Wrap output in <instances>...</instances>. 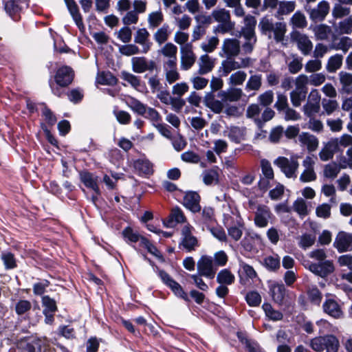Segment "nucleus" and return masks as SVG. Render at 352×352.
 Returning <instances> with one entry per match:
<instances>
[{
	"label": "nucleus",
	"mask_w": 352,
	"mask_h": 352,
	"mask_svg": "<svg viewBox=\"0 0 352 352\" xmlns=\"http://www.w3.org/2000/svg\"><path fill=\"white\" fill-rule=\"evenodd\" d=\"M262 85V76L260 74L251 76L247 81L245 89L247 91H257Z\"/></svg>",
	"instance_id": "nucleus-44"
},
{
	"label": "nucleus",
	"mask_w": 352,
	"mask_h": 352,
	"mask_svg": "<svg viewBox=\"0 0 352 352\" xmlns=\"http://www.w3.org/2000/svg\"><path fill=\"white\" fill-rule=\"evenodd\" d=\"M245 300L251 307H256L261 302V296L257 292H250L246 294Z\"/></svg>",
	"instance_id": "nucleus-62"
},
{
	"label": "nucleus",
	"mask_w": 352,
	"mask_h": 352,
	"mask_svg": "<svg viewBox=\"0 0 352 352\" xmlns=\"http://www.w3.org/2000/svg\"><path fill=\"white\" fill-rule=\"evenodd\" d=\"M128 106L135 112L140 115H144L147 107L139 100L131 98L128 102Z\"/></svg>",
	"instance_id": "nucleus-55"
},
{
	"label": "nucleus",
	"mask_w": 352,
	"mask_h": 352,
	"mask_svg": "<svg viewBox=\"0 0 352 352\" xmlns=\"http://www.w3.org/2000/svg\"><path fill=\"white\" fill-rule=\"evenodd\" d=\"M262 308L266 316L272 320L278 321L281 320L283 318V314L280 311L274 309L269 303H264Z\"/></svg>",
	"instance_id": "nucleus-40"
},
{
	"label": "nucleus",
	"mask_w": 352,
	"mask_h": 352,
	"mask_svg": "<svg viewBox=\"0 0 352 352\" xmlns=\"http://www.w3.org/2000/svg\"><path fill=\"white\" fill-rule=\"evenodd\" d=\"M163 21V15L161 11H156L150 13L148 16V22L150 27L156 28Z\"/></svg>",
	"instance_id": "nucleus-56"
},
{
	"label": "nucleus",
	"mask_w": 352,
	"mask_h": 352,
	"mask_svg": "<svg viewBox=\"0 0 352 352\" xmlns=\"http://www.w3.org/2000/svg\"><path fill=\"white\" fill-rule=\"evenodd\" d=\"M131 65L134 72L142 74L146 71H153L155 67V63L148 60L143 56H135L131 58Z\"/></svg>",
	"instance_id": "nucleus-11"
},
{
	"label": "nucleus",
	"mask_w": 352,
	"mask_h": 352,
	"mask_svg": "<svg viewBox=\"0 0 352 352\" xmlns=\"http://www.w3.org/2000/svg\"><path fill=\"white\" fill-rule=\"evenodd\" d=\"M74 78L72 69L67 66L59 68L55 76V80L58 85L61 87H65L69 85Z\"/></svg>",
	"instance_id": "nucleus-16"
},
{
	"label": "nucleus",
	"mask_w": 352,
	"mask_h": 352,
	"mask_svg": "<svg viewBox=\"0 0 352 352\" xmlns=\"http://www.w3.org/2000/svg\"><path fill=\"white\" fill-rule=\"evenodd\" d=\"M133 166L140 174L150 175L153 173L152 165L146 160H138L134 162Z\"/></svg>",
	"instance_id": "nucleus-37"
},
{
	"label": "nucleus",
	"mask_w": 352,
	"mask_h": 352,
	"mask_svg": "<svg viewBox=\"0 0 352 352\" xmlns=\"http://www.w3.org/2000/svg\"><path fill=\"white\" fill-rule=\"evenodd\" d=\"M32 308V304L27 300H19L14 305V310L17 315L21 316L25 314Z\"/></svg>",
	"instance_id": "nucleus-51"
},
{
	"label": "nucleus",
	"mask_w": 352,
	"mask_h": 352,
	"mask_svg": "<svg viewBox=\"0 0 352 352\" xmlns=\"http://www.w3.org/2000/svg\"><path fill=\"white\" fill-rule=\"evenodd\" d=\"M204 102L205 105L215 113H220L224 108L223 103L224 101L215 99L214 96L212 93H207L206 94Z\"/></svg>",
	"instance_id": "nucleus-24"
},
{
	"label": "nucleus",
	"mask_w": 352,
	"mask_h": 352,
	"mask_svg": "<svg viewBox=\"0 0 352 352\" xmlns=\"http://www.w3.org/2000/svg\"><path fill=\"white\" fill-rule=\"evenodd\" d=\"M264 265L270 270H276L280 267L279 257L276 256H268L265 258Z\"/></svg>",
	"instance_id": "nucleus-57"
},
{
	"label": "nucleus",
	"mask_w": 352,
	"mask_h": 352,
	"mask_svg": "<svg viewBox=\"0 0 352 352\" xmlns=\"http://www.w3.org/2000/svg\"><path fill=\"white\" fill-rule=\"evenodd\" d=\"M333 141H337V147L338 151H340V147H347L349 146H352V135L344 133L339 138H332Z\"/></svg>",
	"instance_id": "nucleus-63"
},
{
	"label": "nucleus",
	"mask_w": 352,
	"mask_h": 352,
	"mask_svg": "<svg viewBox=\"0 0 352 352\" xmlns=\"http://www.w3.org/2000/svg\"><path fill=\"white\" fill-rule=\"evenodd\" d=\"M198 73L200 75H204L210 72L215 65V59L211 58L208 54L201 55L199 58Z\"/></svg>",
	"instance_id": "nucleus-23"
},
{
	"label": "nucleus",
	"mask_w": 352,
	"mask_h": 352,
	"mask_svg": "<svg viewBox=\"0 0 352 352\" xmlns=\"http://www.w3.org/2000/svg\"><path fill=\"white\" fill-rule=\"evenodd\" d=\"M203 179L206 185L217 183L219 180V173L214 169L209 170L204 174Z\"/></svg>",
	"instance_id": "nucleus-64"
},
{
	"label": "nucleus",
	"mask_w": 352,
	"mask_h": 352,
	"mask_svg": "<svg viewBox=\"0 0 352 352\" xmlns=\"http://www.w3.org/2000/svg\"><path fill=\"white\" fill-rule=\"evenodd\" d=\"M291 24L298 28H304L307 25L306 17L303 13L300 11L296 12L290 19Z\"/></svg>",
	"instance_id": "nucleus-45"
},
{
	"label": "nucleus",
	"mask_w": 352,
	"mask_h": 352,
	"mask_svg": "<svg viewBox=\"0 0 352 352\" xmlns=\"http://www.w3.org/2000/svg\"><path fill=\"white\" fill-rule=\"evenodd\" d=\"M219 40L217 36L210 37L206 42L201 44V50L207 53L212 52L217 47Z\"/></svg>",
	"instance_id": "nucleus-54"
},
{
	"label": "nucleus",
	"mask_w": 352,
	"mask_h": 352,
	"mask_svg": "<svg viewBox=\"0 0 352 352\" xmlns=\"http://www.w3.org/2000/svg\"><path fill=\"white\" fill-rule=\"evenodd\" d=\"M303 171L300 175L299 179L302 183H309L316 179L317 176L314 170L316 158L314 155H307L302 161Z\"/></svg>",
	"instance_id": "nucleus-4"
},
{
	"label": "nucleus",
	"mask_w": 352,
	"mask_h": 352,
	"mask_svg": "<svg viewBox=\"0 0 352 352\" xmlns=\"http://www.w3.org/2000/svg\"><path fill=\"white\" fill-rule=\"evenodd\" d=\"M225 133L231 141L240 143L245 140V129L239 126H230L225 131Z\"/></svg>",
	"instance_id": "nucleus-26"
},
{
	"label": "nucleus",
	"mask_w": 352,
	"mask_h": 352,
	"mask_svg": "<svg viewBox=\"0 0 352 352\" xmlns=\"http://www.w3.org/2000/svg\"><path fill=\"white\" fill-rule=\"evenodd\" d=\"M221 56L231 58L237 56L241 52V42L236 38H226L223 41Z\"/></svg>",
	"instance_id": "nucleus-8"
},
{
	"label": "nucleus",
	"mask_w": 352,
	"mask_h": 352,
	"mask_svg": "<svg viewBox=\"0 0 352 352\" xmlns=\"http://www.w3.org/2000/svg\"><path fill=\"white\" fill-rule=\"evenodd\" d=\"M180 67L182 70L190 69L196 61V55L193 52L192 43H187L180 47Z\"/></svg>",
	"instance_id": "nucleus-6"
},
{
	"label": "nucleus",
	"mask_w": 352,
	"mask_h": 352,
	"mask_svg": "<svg viewBox=\"0 0 352 352\" xmlns=\"http://www.w3.org/2000/svg\"><path fill=\"white\" fill-rule=\"evenodd\" d=\"M164 71L165 72L166 80L169 84L179 79L180 75L177 71V64L163 65Z\"/></svg>",
	"instance_id": "nucleus-32"
},
{
	"label": "nucleus",
	"mask_w": 352,
	"mask_h": 352,
	"mask_svg": "<svg viewBox=\"0 0 352 352\" xmlns=\"http://www.w3.org/2000/svg\"><path fill=\"white\" fill-rule=\"evenodd\" d=\"M258 28L261 31L271 36V32L274 33V38L276 42L283 43L285 40V36L287 32V25L284 22H276L274 23L271 19L265 16L263 17L259 23Z\"/></svg>",
	"instance_id": "nucleus-1"
},
{
	"label": "nucleus",
	"mask_w": 352,
	"mask_h": 352,
	"mask_svg": "<svg viewBox=\"0 0 352 352\" xmlns=\"http://www.w3.org/2000/svg\"><path fill=\"white\" fill-rule=\"evenodd\" d=\"M96 82L101 85H113L116 84L117 79L110 72H102L98 74Z\"/></svg>",
	"instance_id": "nucleus-49"
},
{
	"label": "nucleus",
	"mask_w": 352,
	"mask_h": 352,
	"mask_svg": "<svg viewBox=\"0 0 352 352\" xmlns=\"http://www.w3.org/2000/svg\"><path fill=\"white\" fill-rule=\"evenodd\" d=\"M212 16L215 21L221 23L230 21V14L228 10L224 8H217L212 12Z\"/></svg>",
	"instance_id": "nucleus-39"
},
{
	"label": "nucleus",
	"mask_w": 352,
	"mask_h": 352,
	"mask_svg": "<svg viewBox=\"0 0 352 352\" xmlns=\"http://www.w3.org/2000/svg\"><path fill=\"white\" fill-rule=\"evenodd\" d=\"M292 38L303 55L307 56L311 53L313 49V43L306 34L295 32L292 34Z\"/></svg>",
	"instance_id": "nucleus-10"
},
{
	"label": "nucleus",
	"mask_w": 352,
	"mask_h": 352,
	"mask_svg": "<svg viewBox=\"0 0 352 352\" xmlns=\"http://www.w3.org/2000/svg\"><path fill=\"white\" fill-rule=\"evenodd\" d=\"M272 296L274 300L281 304L285 296V288L283 284H274L271 287Z\"/></svg>",
	"instance_id": "nucleus-34"
},
{
	"label": "nucleus",
	"mask_w": 352,
	"mask_h": 352,
	"mask_svg": "<svg viewBox=\"0 0 352 352\" xmlns=\"http://www.w3.org/2000/svg\"><path fill=\"white\" fill-rule=\"evenodd\" d=\"M343 56L340 54H336L331 56L327 64V69L329 72H335L342 64Z\"/></svg>",
	"instance_id": "nucleus-42"
},
{
	"label": "nucleus",
	"mask_w": 352,
	"mask_h": 352,
	"mask_svg": "<svg viewBox=\"0 0 352 352\" xmlns=\"http://www.w3.org/2000/svg\"><path fill=\"white\" fill-rule=\"evenodd\" d=\"M159 274L163 282L171 289L176 296L186 299L187 295L178 283L173 280L170 276L164 271H160Z\"/></svg>",
	"instance_id": "nucleus-17"
},
{
	"label": "nucleus",
	"mask_w": 352,
	"mask_h": 352,
	"mask_svg": "<svg viewBox=\"0 0 352 352\" xmlns=\"http://www.w3.org/2000/svg\"><path fill=\"white\" fill-rule=\"evenodd\" d=\"M234 279V275L228 269L221 270L217 276V281L219 284L231 285Z\"/></svg>",
	"instance_id": "nucleus-38"
},
{
	"label": "nucleus",
	"mask_w": 352,
	"mask_h": 352,
	"mask_svg": "<svg viewBox=\"0 0 352 352\" xmlns=\"http://www.w3.org/2000/svg\"><path fill=\"white\" fill-rule=\"evenodd\" d=\"M274 164L280 168L281 171L288 178L296 177V171L299 164L297 160H289L285 157H279L274 162Z\"/></svg>",
	"instance_id": "nucleus-5"
},
{
	"label": "nucleus",
	"mask_w": 352,
	"mask_h": 352,
	"mask_svg": "<svg viewBox=\"0 0 352 352\" xmlns=\"http://www.w3.org/2000/svg\"><path fill=\"white\" fill-rule=\"evenodd\" d=\"M197 269L199 276L210 279L214 278L217 272L212 258L208 255H203L199 258L197 263Z\"/></svg>",
	"instance_id": "nucleus-3"
},
{
	"label": "nucleus",
	"mask_w": 352,
	"mask_h": 352,
	"mask_svg": "<svg viewBox=\"0 0 352 352\" xmlns=\"http://www.w3.org/2000/svg\"><path fill=\"white\" fill-rule=\"evenodd\" d=\"M243 94L242 90L238 88H232L228 91H221L218 96L224 102H236L239 100Z\"/></svg>",
	"instance_id": "nucleus-27"
},
{
	"label": "nucleus",
	"mask_w": 352,
	"mask_h": 352,
	"mask_svg": "<svg viewBox=\"0 0 352 352\" xmlns=\"http://www.w3.org/2000/svg\"><path fill=\"white\" fill-rule=\"evenodd\" d=\"M200 197L195 192H188L184 197V206L192 211V212H197L201 210L199 205Z\"/></svg>",
	"instance_id": "nucleus-20"
},
{
	"label": "nucleus",
	"mask_w": 352,
	"mask_h": 352,
	"mask_svg": "<svg viewBox=\"0 0 352 352\" xmlns=\"http://www.w3.org/2000/svg\"><path fill=\"white\" fill-rule=\"evenodd\" d=\"M271 218V212L266 206H258L255 212L254 222L260 228H265L267 226L268 221Z\"/></svg>",
	"instance_id": "nucleus-18"
},
{
	"label": "nucleus",
	"mask_w": 352,
	"mask_h": 352,
	"mask_svg": "<svg viewBox=\"0 0 352 352\" xmlns=\"http://www.w3.org/2000/svg\"><path fill=\"white\" fill-rule=\"evenodd\" d=\"M323 309L327 314L336 318H339L342 315L340 306L333 300H327L323 305Z\"/></svg>",
	"instance_id": "nucleus-30"
},
{
	"label": "nucleus",
	"mask_w": 352,
	"mask_h": 352,
	"mask_svg": "<svg viewBox=\"0 0 352 352\" xmlns=\"http://www.w3.org/2000/svg\"><path fill=\"white\" fill-rule=\"evenodd\" d=\"M138 14L135 11L129 10L122 18V22L124 25L129 26L132 24H136L138 22Z\"/></svg>",
	"instance_id": "nucleus-61"
},
{
	"label": "nucleus",
	"mask_w": 352,
	"mask_h": 352,
	"mask_svg": "<svg viewBox=\"0 0 352 352\" xmlns=\"http://www.w3.org/2000/svg\"><path fill=\"white\" fill-rule=\"evenodd\" d=\"M120 77L122 80L127 82L131 87L137 90H140L142 87V82L140 77L128 72L123 71L121 72Z\"/></svg>",
	"instance_id": "nucleus-35"
},
{
	"label": "nucleus",
	"mask_w": 352,
	"mask_h": 352,
	"mask_svg": "<svg viewBox=\"0 0 352 352\" xmlns=\"http://www.w3.org/2000/svg\"><path fill=\"white\" fill-rule=\"evenodd\" d=\"M315 36L318 40H325L329 37L331 30V28L324 24L316 25L314 28Z\"/></svg>",
	"instance_id": "nucleus-48"
},
{
	"label": "nucleus",
	"mask_w": 352,
	"mask_h": 352,
	"mask_svg": "<svg viewBox=\"0 0 352 352\" xmlns=\"http://www.w3.org/2000/svg\"><path fill=\"white\" fill-rule=\"evenodd\" d=\"M334 246L340 252L351 250L352 248V234L340 232L336 236Z\"/></svg>",
	"instance_id": "nucleus-15"
},
{
	"label": "nucleus",
	"mask_w": 352,
	"mask_h": 352,
	"mask_svg": "<svg viewBox=\"0 0 352 352\" xmlns=\"http://www.w3.org/2000/svg\"><path fill=\"white\" fill-rule=\"evenodd\" d=\"M150 34L146 28H139L135 34L134 42L142 46V52L147 53L151 47L152 43L148 41Z\"/></svg>",
	"instance_id": "nucleus-19"
},
{
	"label": "nucleus",
	"mask_w": 352,
	"mask_h": 352,
	"mask_svg": "<svg viewBox=\"0 0 352 352\" xmlns=\"http://www.w3.org/2000/svg\"><path fill=\"white\" fill-rule=\"evenodd\" d=\"M158 53L163 56L166 59L163 65L177 64V47L172 43H166L159 51Z\"/></svg>",
	"instance_id": "nucleus-13"
},
{
	"label": "nucleus",
	"mask_w": 352,
	"mask_h": 352,
	"mask_svg": "<svg viewBox=\"0 0 352 352\" xmlns=\"http://www.w3.org/2000/svg\"><path fill=\"white\" fill-rule=\"evenodd\" d=\"M186 218L180 208H174L167 220L164 221V225L167 228H174L176 224L184 222Z\"/></svg>",
	"instance_id": "nucleus-22"
},
{
	"label": "nucleus",
	"mask_w": 352,
	"mask_h": 352,
	"mask_svg": "<svg viewBox=\"0 0 352 352\" xmlns=\"http://www.w3.org/2000/svg\"><path fill=\"white\" fill-rule=\"evenodd\" d=\"M119 52L124 56H133L140 52L139 47L135 44L123 45L119 47Z\"/></svg>",
	"instance_id": "nucleus-60"
},
{
	"label": "nucleus",
	"mask_w": 352,
	"mask_h": 352,
	"mask_svg": "<svg viewBox=\"0 0 352 352\" xmlns=\"http://www.w3.org/2000/svg\"><path fill=\"white\" fill-rule=\"evenodd\" d=\"M350 13V8L343 6L340 3L335 4L332 10V16L336 19L347 16L349 15Z\"/></svg>",
	"instance_id": "nucleus-52"
},
{
	"label": "nucleus",
	"mask_w": 352,
	"mask_h": 352,
	"mask_svg": "<svg viewBox=\"0 0 352 352\" xmlns=\"http://www.w3.org/2000/svg\"><path fill=\"white\" fill-rule=\"evenodd\" d=\"M296 8V2L294 1H284L278 3L276 16L287 15L292 12Z\"/></svg>",
	"instance_id": "nucleus-33"
},
{
	"label": "nucleus",
	"mask_w": 352,
	"mask_h": 352,
	"mask_svg": "<svg viewBox=\"0 0 352 352\" xmlns=\"http://www.w3.org/2000/svg\"><path fill=\"white\" fill-rule=\"evenodd\" d=\"M340 171V167L336 162H331L324 165L323 170L324 177L329 179H334Z\"/></svg>",
	"instance_id": "nucleus-41"
},
{
	"label": "nucleus",
	"mask_w": 352,
	"mask_h": 352,
	"mask_svg": "<svg viewBox=\"0 0 352 352\" xmlns=\"http://www.w3.org/2000/svg\"><path fill=\"white\" fill-rule=\"evenodd\" d=\"M309 345L316 352H322L324 349L327 352H338L339 342L335 336L327 335L311 339Z\"/></svg>",
	"instance_id": "nucleus-2"
},
{
	"label": "nucleus",
	"mask_w": 352,
	"mask_h": 352,
	"mask_svg": "<svg viewBox=\"0 0 352 352\" xmlns=\"http://www.w3.org/2000/svg\"><path fill=\"white\" fill-rule=\"evenodd\" d=\"M42 305L44 307L43 313H54L57 309L55 300L48 296L42 298Z\"/></svg>",
	"instance_id": "nucleus-59"
},
{
	"label": "nucleus",
	"mask_w": 352,
	"mask_h": 352,
	"mask_svg": "<svg viewBox=\"0 0 352 352\" xmlns=\"http://www.w3.org/2000/svg\"><path fill=\"white\" fill-rule=\"evenodd\" d=\"M193 228L189 224L184 226L182 230V241L180 247L185 249L187 252L195 250L198 245V241L195 236L192 234Z\"/></svg>",
	"instance_id": "nucleus-9"
},
{
	"label": "nucleus",
	"mask_w": 352,
	"mask_h": 352,
	"mask_svg": "<svg viewBox=\"0 0 352 352\" xmlns=\"http://www.w3.org/2000/svg\"><path fill=\"white\" fill-rule=\"evenodd\" d=\"M64 1L76 24L80 29L83 28L84 26L82 23V17L79 13L78 8L76 2L74 0Z\"/></svg>",
	"instance_id": "nucleus-29"
},
{
	"label": "nucleus",
	"mask_w": 352,
	"mask_h": 352,
	"mask_svg": "<svg viewBox=\"0 0 352 352\" xmlns=\"http://www.w3.org/2000/svg\"><path fill=\"white\" fill-rule=\"evenodd\" d=\"M307 94V91H297L294 89L290 93V100L292 105L295 107H300L302 102L305 100Z\"/></svg>",
	"instance_id": "nucleus-47"
},
{
	"label": "nucleus",
	"mask_w": 352,
	"mask_h": 352,
	"mask_svg": "<svg viewBox=\"0 0 352 352\" xmlns=\"http://www.w3.org/2000/svg\"><path fill=\"white\" fill-rule=\"evenodd\" d=\"M329 3L326 1H320L316 8H309L306 6L305 9L313 21H323L329 12Z\"/></svg>",
	"instance_id": "nucleus-12"
},
{
	"label": "nucleus",
	"mask_w": 352,
	"mask_h": 352,
	"mask_svg": "<svg viewBox=\"0 0 352 352\" xmlns=\"http://www.w3.org/2000/svg\"><path fill=\"white\" fill-rule=\"evenodd\" d=\"M247 74L245 72L239 70L232 73L228 78V84L232 86L241 85L245 82Z\"/></svg>",
	"instance_id": "nucleus-43"
},
{
	"label": "nucleus",
	"mask_w": 352,
	"mask_h": 352,
	"mask_svg": "<svg viewBox=\"0 0 352 352\" xmlns=\"http://www.w3.org/2000/svg\"><path fill=\"white\" fill-rule=\"evenodd\" d=\"M339 78L342 89L346 92L351 93L352 91V74L341 72L339 73Z\"/></svg>",
	"instance_id": "nucleus-46"
},
{
	"label": "nucleus",
	"mask_w": 352,
	"mask_h": 352,
	"mask_svg": "<svg viewBox=\"0 0 352 352\" xmlns=\"http://www.w3.org/2000/svg\"><path fill=\"white\" fill-rule=\"evenodd\" d=\"M115 34L119 40L125 43H129L132 38V31L126 25L121 28Z\"/></svg>",
	"instance_id": "nucleus-50"
},
{
	"label": "nucleus",
	"mask_w": 352,
	"mask_h": 352,
	"mask_svg": "<svg viewBox=\"0 0 352 352\" xmlns=\"http://www.w3.org/2000/svg\"><path fill=\"white\" fill-rule=\"evenodd\" d=\"M292 208L300 217L303 218L308 214V205L305 200L299 197L294 201Z\"/></svg>",
	"instance_id": "nucleus-36"
},
{
	"label": "nucleus",
	"mask_w": 352,
	"mask_h": 352,
	"mask_svg": "<svg viewBox=\"0 0 352 352\" xmlns=\"http://www.w3.org/2000/svg\"><path fill=\"white\" fill-rule=\"evenodd\" d=\"M337 147V141H333L331 138L327 142H323L322 146L318 153V156L322 162H327L333 158L336 153L338 152Z\"/></svg>",
	"instance_id": "nucleus-14"
},
{
	"label": "nucleus",
	"mask_w": 352,
	"mask_h": 352,
	"mask_svg": "<svg viewBox=\"0 0 352 352\" xmlns=\"http://www.w3.org/2000/svg\"><path fill=\"white\" fill-rule=\"evenodd\" d=\"M338 30L340 34H350L352 32V17L349 16L338 23Z\"/></svg>",
	"instance_id": "nucleus-58"
},
{
	"label": "nucleus",
	"mask_w": 352,
	"mask_h": 352,
	"mask_svg": "<svg viewBox=\"0 0 352 352\" xmlns=\"http://www.w3.org/2000/svg\"><path fill=\"white\" fill-rule=\"evenodd\" d=\"M320 109V104L308 100L302 107V110L305 115H306L309 118H311L315 114L318 113Z\"/></svg>",
	"instance_id": "nucleus-53"
},
{
	"label": "nucleus",
	"mask_w": 352,
	"mask_h": 352,
	"mask_svg": "<svg viewBox=\"0 0 352 352\" xmlns=\"http://www.w3.org/2000/svg\"><path fill=\"white\" fill-rule=\"evenodd\" d=\"M27 0H6L4 4L6 12L11 16L21 10L26 5Z\"/></svg>",
	"instance_id": "nucleus-28"
},
{
	"label": "nucleus",
	"mask_w": 352,
	"mask_h": 352,
	"mask_svg": "<svg viewBox=\"0 0 352 352\" xmlns=\"http://www.w3.org/2000/svg\"><path fill=\"white\" fill-rule=\"evenodd\" d=\"M231 58H227L223 60L219 67V72H222V75L226 76L232 71L239 69V65L238 61Z\"/></svg>",
	"instance_id": "nucleus-31"
},
{
	"label": "nucleus",
	"mask_w": 352,
	"mask_h": 352,
	"mask_svg": "<svg viewBox=\"0 0 352 352\" xmlns=\"http://www.w3.org/2000/svg\"><path fill=\"white\" fill-rule=\"evenodd\" d=\"M304 265L312 273L321 277H325L334 270L333 263L331 261H324L317 263L307 261Z\"/></svg>",
	"instance_id": "nucleus-7"
},
{
	"label": "nucleus",
	"mask_w": 352,
	"mask_h": 352,
	"mask_svg": "<svg viewBox=\"0 0 352 352\" xmlns=\"http://www.w3.org/2000/svg\"><path fill=\"white\" fill-rule=\"evenodd\" d=\"M298 140L301 144L307 146V148L309 152L316 151L319 145V140L318 138L306 132H302L299 135Z\"/></svg>",
	"instance_id": "nucleus-21"
},
{
	"label": "nucleus",
	"mask_w": 352,
	"mask_h": 352,
	"mask_svg": "<svg viewBox=\"0 0 352 352\" xmlns=\"http://www.w3.org/2000/svg\"><path fill=\"white\" fill-rule=\"evenodd\" d=\"M81 182L87 187L92 189L97 195L100 194L98 185V177L88 172L80 173Z\"/></svg>",
	"instance_id": "nucleus-25"
}]
</instances>
